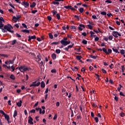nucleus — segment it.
Masks as SVG:
<instances>
[{
	"instance_id": "1",
	"label": "nucleus",
	"mask_w": 125,
	"mask_h": 125,
	"mask_svg": "<svg viewBox=\"0 0 125 125\" xmlns=\"http://www.w3.org/2000/svg\"><path fill=\"white\" fill-rule=\"evenodd\" d=\"M4 30L6 31V32H9L12 34L14 33V31L11 30H13V27L10 24H7L4 26Z\"/></svg>"
},
{
	"instance_id": "2",
	"label": "nucleus",
	"mask_w": 125,
	"mask_h": 125,
	"mask_svg": "<svg viewBox=\"0 0 125 125\" xmlns=\"http://www.w3.org/2000/svg\"><path fill=\"white\" fill-rule=\"evenodd\" d=\"M19 70L22 73L24 72H26L27 71H29V70H31V68L29 67H26L25 66H21L19 68Z\"/></svg>"
},
{
	"instance_id": "3",
	"label": "nucleus",
	"mask_w": 125,
	"mask_h": 125,
	"mask_svg": "<svg viewBox=\"0 0 125 125\" xmlns=\"http://www.w3.org/2000/svg\"><path fill=\"white\" fill-rule=\"evenodd\" d=\"M37 81H35V82H32V83L30 85V87H38L40 84L41 83L40 82H38L37 83Z\"/></svg>"
},
{
	"instance_id": "4",
	"label": "nucleus",
	"mask_w": 125,
	"mask_h": 125,
	"mask_svg": "<svg viewBox=\"0 0 125 125\" xmlns=\"http://www.w3.org/2000/svg\"><path fill=\"white\" fill-rule=\"evenodd\" d=\"M113 36L115 38H118V36H119L120 37H121L122 36V35L121 33H120L118 31H113V34H112Z\"/></svg>"
},
{
	"instance_id": "5",
	"label": "nucleus",
	"mask_w": 125,
	"mask_h": 125,
	"mask_svg": "<svg viewBox=\"0 0 125 125\" xmlns=\"http://www.w3.org/2000/svg\"><path fill=\"white\" fill-rule=\"evenodd\" d=\"M103 50L104 53H105L107 55H108L112 53V50L111 49H108V51L105 48H103Z\"/></svg>"
},
{
	"instance_id": "6",
	"label": "nucleus",
	"mask_w": 125,
	"mask_h": 125,
	"mask_svg": "<svg viewBox=\"0 0 125 125\" xmlns=\"http://www.w3.org/2000/svg\"><path fill=\"white\" fill-rule=\"evenodd\" d=\"M21 18V16L17 15L16 17L13 16V21H14L15 23L17 22V21L19 20Z\"/></svg>"
},
{
	"instance_id": "7",
	"label": "nucleus",
	"mask_w": 125,
	"mask_h": 125,
	"mask_svg": "<svg viewBox=\"0 0 125 125\" xmlns=\"http://www.w3.org/2000/svg\"><path fill=\"white\" fill-rule=\"evenodd\" d=\"M71 42L69 41H62V44L64 46H66L69 45L70 43Z\"/></svg>"
},
{
	"instance_id": "8",
	"label": "nucleus",
	"mask_w": 125,
	"mask_h": 125,
	"mask_svg": "<svg viewBox=\"0 0 125 125\" xmlns=\"http://www.w3.org/2000/svg\"><path fill=\"white\" fill-rule=\"evenodd\" d=\"M36 36L35 35L29 36L28 41L29 42H31L32 40H36Z\"/></svg>"
},
{
	"instance_id": "9",
	"label": "nucleus",
	"mask_w": 125,
	"mask_h": 125,
	"mask_svg": "<svg viewBox=\"0 0 125 125\" xmlns=\"http://www.w3.org/2000/svg\"><path fill=\"white\" fill-rule=\"evenodd\" d=\"M3 27H4V24H3V23H0V29L1 30L2 32H3L4 33H6V30H5L3 28H2Z\"/></svg>"
},
{
	"instance_id": "10",
	"label": "nucleus",
	"mask_w": 125,
	"mask_h": 125,
	"mask_svg": "<svg viewBox=\"0 0 125 125\" xmlns=\"http://www.w3.org/2000/svg\"><path fill=\"white\" fill-rule=\"evenodd\" d=\"M22 5H23V6H24L25 7H29V4L28 2L25 1H23L22 3H21Z\"/></svg>"
},
{
	"instance_id": "11",
	"label": "nucleus",
	"mask_w": 125,
	"mask_h": 125,
	"mask_svg": "<svg viewBox=\"0 0 125 125\" xmlns=\"http://www.w3.org/2000/svg\"><path fill=\"white\" fill-rule=\"evenodd\" d=\"M4 115L5 119L7 120L8 123H9V120H10V118L9 117V115L8 114H6L5 112L4 113V114H3Z\"/></svg>"
},
{
	"instance_id": "12",
	"label": "nucleus",
	"mask_w": 125,
	"mask_h": 125,
	"mask_svg": "<svg viewBox=\"0 0 125 125\" xmlns=\"http://www.w3.org/2000/svg\"><path fill=\"white\" fill-rule=\"evenodd\" d=\"M82 28H85V25L84 24H80L79 25V26L78 27V29L79 31H82L83 29Z\"/></svg>"
},
{
	"instance_id": "13",
	"label": "nucleus",
	"mask_w": 125,
	"mask_h": 125,
	"mask_svg": "<svg viewBox=\"0 0 125 125\" xmlns=\"http://www.w3.org/2000/svg\"><path fill=\"white\" fill-rule=\"evenodd\" d=\"M28 118H29V119L28 120V123H29V124H30V125H33V118L31 116H29Z\"/></svg>"
},
{
	"instance_id": "14",
	"label": "nucleus",
	"mask_w": 125,
	"mask_h": 125,
	"mask_svg": "<svg viewBox=\"0 0 125 125\" xmlns=\"http://www.w3.org/2000/svg\"><path fill=\"white\" fill-rule=\"evenodd\" d=\"M17 105L19 107H21L22 106V100H20L19 102L17 103Z\"/></svg>"
},
{
	"instance_id": "15",
	"label": "nucleus",
	"mask_w": 125,
	"mask_h": 125,
	"mask_svg": "<svg viewBox=\"0 0 125 125\" xmlns=\"http://www.w3.org/2000/svg\"><path fill=\"white\" fill-rule=\"evenodd\" d=\"M36 5V4L35 2H33L30 5V7L31 8H34V7H35Z\"/></svg>"
},
{
	"instance_id": "16",
	"label": "nucleus",
	"mask_w": 125,
	"mask_h": 125,
	"mask_svg": "<svg viewBox=\"0 0 125 125\" xmlns=\"http://www.w3.org/2000/svg\"><path fill=\"white\" fill-rule=\"evenodd\" d=\"M21 32H23V33H27V34L30 33V31L29 30H27V29L21 30Z\"/></svg>"
},
{
	"instance_id": "17",
	"label": "nucleus",
	"mask_w": 125,
	"mask_h": 125,
	"mask_svg": "<svg viewBox=\"0 0 125 125\" xmlns=\"http://www.w3.org/2000/svg\"><path fill=\"white\" fill-rule=\"evenodd\" d=\"M113 51L115 52L117 54H120V52L118 51V49L117 48H116L115 47H114V48H112Z\"/></svg>"
},
{
	"instance_id": "18",
	"label": "nucleus",
	"mask_w": 125,
	"mask_h": 125,
	"mask_svg": "<svg viewBox=\"0 0 125 125\" xmlns=\"http://www.w3.org/2000/svg\"><path fill=\"white\" fill-rule=\"evenodd\" d=\"M52 58L53 60H56L57 58V56L55 53H53L52 55Z\"/></svg>"
},
{
	"instance_id": "19",
	"label": "nucleus",
	"mask_w": 125,
	"mask_h": 125,
	"mask_svg": "<svg viewBox=\"0 0 125 125\" xmlns=\"http://www.w3.org/2000/svg\"><path fill=\"white\" fill-rule=\"evenodd\" d=\"M2 22L4 23L5 21H4V19H3V18L2 17H0V23H2Z\"/></svg>"
},
{
	"instance_id": "20",
	"label": "nucleus",
	"mask_w": 125,
	"mask_h": 125,
	"mask_svg": "<svg viewBox=\"0 0 125 125\" xmlns=\"http://www.w3.org/2000/svg\"><path fill=\"white\" fill-rule=\"evenodd\" d=\"M45 83L43 81H42L41 82V87L42 88H44L45 87Z\"/></svg>"
},
{
	"instance_id": "21",
	"label": "nucleus",
	"mask_w": 125,
	"mask_h": 125,
	"mask_svg": "<svg viewBox=\"0 0 125 125\" xmlns=\"http://www.w3.org/2000/svg\"><path fill=\"white\" fill-rule=\"evenodd\" d=\"M17 116V110H15L14 111L13 117L15 118Z\"/></svg>"
},
{
	"instance_id": "22",
	"label": "nucleus",
	"mask_w": 125,
	"mask_h": 125,
	"mask_svg": "<svg viewBox=\"0 0 125 125\" xmlns=\"http://www.w3.org/2000/svg\"><path fill=\"white\" fill-rule=\"evenodd\" d=\"M10 78L11 80H15V76L13 74H11Z\"/></svg>"
},
{
	"instance_id": "23",
	"label": "nucleus",
	"mask_w": 125,
	"mask_h": 125,
	"mask_svg": "<svg viewBox=\"0 0 125 125\" xmlns=\"http://www.w3.org/2000/svg\"><path fill=\"white\" fill-rule=\"evenodd\" d=\"M82 58V57L81 56H77L76 59L78 61H80Z\"/></svg>"
},
{
	"instance_id": "24",
	"label": "nucleus",
	"mask_w": 125,
	"mask_h": 125,
	"mask_svg": "<svg viewBox=\"0 0 125 125\" xmlns=\"http://www.w3.org/2000/svg\"><path fill=\"white\" fill-rule=\"evenodd\" d=\"M60 44V42H53L51 43V45H57L58 44Z\"/></svg>"
},
{
	"instance_id": "25",
	"label": "nucleus",
	"mask_w": 125,
	"mask_h": 125,
	"mask_svg": "<svg viewBox=\"0 0 125 125\" xmlns=\"http://www.w3.org/2000/svg\"><path fill=\"white\" fill-rule=\"evenodd\" d=\"M37 58H38L39 60L38 61L40 62V61H41V58H42V56H41L40 54H39L37 56Z\"/></svg>"
},
{
	"instance_id": "26",
	"label": "nucleus",
	"mask_w": 125,
	"mask_h": 125,
	"mask_svg": "<svg viewBox=\"0 0 125 125\" xmlns=\"http://www.w3.org/2000/svg\"><path fill=\"white\" fill-rule=\"evenodd\" d=\"M52 3H53V4H54L55 5H59V2H58V1H53V2H52Z\"/></svg>"
},
{
	"instance_id": "27",
	"label": "nucleus",
	"mask_w": 125,
	"mask_h": 125,
	"mask_svg": "<svg viewBox=\"0 0 125 125\" xmlns=\"http://www.w3.org/2000/svg\"><path fill=\"white\" fill-rule=\"evenodd\" d=\"M82 43L84 45H86L87 43V42L85 40H83V41H82Z\"/></svg>"
},
{
	"instance_id": "28",
	"label": "nucleus",
	"mask_w": 125,
	"mask_h": 125,
	"mask_svg": "<svg viewBox=\"0 0 125 125\" xmlns=\"http://www.w3.org/2000/svg\"><path fill=\"white\" fill-rule=\"evenodd\" d=\"M90 58H91V59H95V60L98 57L97 56H93V55H90Z\"/></svg>"
},
{
	"instance_id": "29",
	"label": "nucleus",
	"mask_w": 125,
	"mask_h": 125,
	"mask_svg": "<svg viewBox=\"0 0 125 125\" xmlns=\"http://www.w3.org/2000/svg\"><path fill=\"white\" fill-rule=\"evenodd\" d=\"M90 35H91V37H93V36H96L95 35H94V34H95V33L93 32V31H90Z\"/></svg>"
},
{
	"instance_id": "30",
	"label": "nucleus",
	"mask_w": 125,
	"mask_h": 125,
	"mask_svg": "<svg viewBox=\"0 0 125 125\" xmlns=\"http://www.w3.org/2000/svg\"><path fill=\"white\" fill-rule=\"evenodd\" d=\"M70 7H71V6L70 5L64 6V8H66V9H70Z\"/></svg>"
},
{
	"instance_id": "31",
	"label": "nucleus",
	"mask_w": 125,
	"mask_h": 125,
	"mask_svg": "<svg viewBox=\"0 0 125 125\" xmlns=\"http://www.w3.org/2000/svg\"><path fill=\"white\" fill-rule=\"evenodd\" d=\"M67 38L64 37L63 40H61V41H60V42H61V44H62V41L67 42Z\"/></svg>"
},
{
	"instance_id": "32",
	"label": "nucleus",
	"mask_w": 125,
	"mask_h": 125,
	"mask_svg": "<svg viewBox=\"0 0 125 125\" xmlns=\"http://www.w3.org/2000/svg\"><path fill=\"white\" fill-rule=\"evenodd\" d=\"M15 44H16V40H14L12 42L11 45H14Z\"/></svg>"
},
{
	"instance_id": "33",
	"label": "nucleus",
	"mask_w": 125,
	"mask_h": 125,
	"mask_svg": "<svg viewBox=\"0 0 125 125\" xmlns=\"http://www.w3.org/2000/svg\"><path fill=\"white\" fill-rule=\"evenodd\" d=\"M80 13H83V12L84 11V9L83 8H80V9H79Z\"/></svg>"
},
{
	"instance_id": "34",
	"label": "nucleus",
	"mask_w": 125,
	"mask_h": 125,
	"mask_svg": "<svg viewBox=\"0 0 125 125\" xmlns=\"http://www.w3.org/2000/svg\"><path fill=\"white\" fill-rule=\"evenodd\" d=\"M120 53L122 55H124L125 54V51L124 49L120 50Z\"/></svg>"
},
{
	"instance_id": "35",
	"label": "nucleus",
	"mask_w": 125,
	"mask_h": 125,
	"mask_svg": "<svg viewBox=\"0 0 125 125\" xmlns=\"http://www.w3.org/2000/svg\"><path fill=\"white\" fill-rule=\"evenodd\" d=\"M101 14L105 16V15H106V13L105 11H103L101 12Z\"/></svg>"
},
{
	"instance_id": "36",
	"label": "nucleus",
	"mask_w": 125,
	"mask_h": 125,
	"mask_svg": "<svg viewBox=\"0 0 125 125\" xmlns=\"http://www.w3.org/2000/svg\"><path fill=\"white\" fill-rule=\"evenodd\" d=\"M61 53V50L60 49H56V53L57 54H59Z\"/></svg>"
},
{
	"instance_id": "37",
	"label": "nucleus",
	"mask_w": 125,
	"mask_h": 125,
	"mask_svg": "<svg viewBox=\"0 0 125 125\" xmlns=\"http://www.w3.org/2000/svg\"><path fill=\"white\" fill-rule=\"evenodd\" d=\"M56 16H57V19H58V20H60V19H61V17H60V14H59V13H58V14H57Z\"/></svg>"
},
{
	"instance_id": "38",
	"label": "nucleus",
	"mask_w": 125,
	"mask_h": 125,
	"mask_svg": "<svg viewBox=\"0 0 125 125\" xmlns=\"http://www.w3.org/2000/svg\"><path fill=\"white\" fill-rule=\"evenodd\" d=\"M49 37L50 39H53V36L51 33H49Z\"/></svg>"
},
{
	"instance_id": "39",
	"label": "nucleus",
	"mask_w": 125,
	"mask_h": 125,
	"mask_svg": "<svg viewBox=\"0 0 125 125\" xmlns=\"http://www.w3.org/2000/svg\"><path fill=\"white\" fill-rule=\"evenodd\" d=\"M11 68L12 69V72H14L15 70V67H14V65H12Z\"/></svg>"
},
{
	"instance_id": "40",
	"label": "nucleus",
	"mask_w": 125,
	"mask_h": 125,
	"mask_svg": "<svg viewBox=\"0 0 125 125\" xmlns=\"http://www.w3.org/2000/svg\"><path fill=\"white\" fill-rule=\"evenodd\" d=\"M94 120H95V121H96V123H98V122H99V119H98V117H95V118H94Z\"/></svg>"
},
{
	"instance_id": "41",
	"label": "nucleus",
	"mask_w": 125,
	"mask_h": 125,
	"mask_svg": "<svg viewBox=\"0 0 125 125\" xmlns=\"http://www.w3.org/2000/svg\"><path fill=\"white\" fill-rule=\"evenodd\" d=\"M51 73H56L57 71L55 69H52L51 71Z\"/></svg>"
},
{
	"instance_id": "42",
	"label": "nucleus",
	"mask_w": 125,
	"mask_h": 125,
	"mask_svg": "<svg viewBox=\"0 0 125 125\" xmlns=\"http://www.w3.org/2000/svg\"><path fill=\"white\" fill-rule=\"evenodd\" d=\"M40 65H41V66H44V62H43L42 61L41 62L39 63Z\"/></svg>"
},
{
	"instance_id": "43",
	"label": "nucleus",
	"mask_w": 125,
	"mask_h": 125,
	"mask_svg": "<svg viewBox=\"0 0 125 125\" xmlns=\"http://www.w3.org/2000/svg\"><path fill=\"white\" fill-rule=\"evenodd\" d=\"M113 38V37L112 35H110L108 37V39L110 40V41H112V39Z\"/></svg>"
},
{
	"instance_id": "44",
	"label": "nucleus",
	"mask_w": 125,
	"mask_h": 125,
	"mask_svg": "<svg viewBox=\"0 0 125 125\" xmlns=\"http://www.w3.org/2000/svg\"><path fill=\"white\" fill-rule=\"evenodd\" d=\"M74 45V43H73L72 45H68V49L72 48Z\"/></svg>"
},
{
	"instance_id": "45",
	"label": "nucleus",
	"mask_w": 125,
	"mask_h": 125,
	"mask_svg": "<svg viewBox=\"0 0 125 125\" xmlns=\"http://www.w3.org/2000/svg\"><path fill=\"white\" fill-rule=\"evenodd\" d=\"M47 19H48V20L49 21H51L52 18H51V16H47Z\"/></svg>"
},
{
	"instance_id": "46",
	"label": "nucleus",
	"mask_w": 125,
	"mask_h": 125,
	"mask_svg": "<svg viewBox=\"0 0 125 125\" xmlns=\"http://www.w3.org/2000/svg\"><path fill=\"white\" fill-rule=\"evenodd\" d=\"M36 110L34 109H33L30 110V112L31 113H35Z\"/></svg>"
},
{
	"instance_id": "47",
	"label": "nucleus",
	"mask_w": 125,
	"mask_h": 125,
	"mask_svg": "<svg viewBox=\"0 0 125 125\" xmlns=\"http://www.w3.org/2000/svg\"><path fill=\"white\" fill-rule=\"evenodd\" d=\"M22 25L24 28H26L27 29H28L25 23H22Z\"/></svg>"
},
{
	"instance_id": "48",
	"label": "nucleus",
	"mask_w": 125,
	"mask_h": 125,
	"mask_svg": "<svg viewBox=\"0 0 125 125\" xmlns=\"http://www.w3.org/2000/svg\"><path fill=\"white\" fill-rule=\"evenodd\" d=\"M16 35L17 38H21V36L18 33H16Z\"/></svg>"
},
{
	"instance_id": "49",
	"label": "nucleus",
	"mask_w": 125,
	"mask_h": 125,
	"mask_svg": "<svg viewBox=\"0 0 125 125\" xmlns=\"http://www.w3.org/2000/svg\"><path fill=\"white\" fill-rule=\"evenodd\" d=\"M63 50H65V51H66V52H68V51H69V48H68V47L67 46V47H66L63 48Z\"/></svg>"
},
{
	"instance_id": "50",
	"label": "nucleus",
	"mask_w": 125,
	"mask_h": 125,
	"mask_svg": "<svg viewBox=\"0 0 125 125\" xmlns=\"http://www.w3.org/2000/svg\"><path fill=\"white\" fill-rule=\"evenodd\" d=\"M53 15L54 16V15H56V13H57V12L55 10H53L52 11Z\"/></svg>"
},
{
	"instance_id": "51",
	"label": "nucleus",
	"mask_w": 125,
	"mask_h": 125,
	"mask_svg": "<svg viewBox=\"0 0 125 125\" xmlns=\"http://www.w3.org/2000/svg\"><path fill=\"white\" fill-rule=\"evenodd\" d=\"M100 40L99 38L98 37H96L95 38V42H98L99 40Z\"/></svg>"
},
{
	"instance_id": "52",
	"label": "nucleus",
	"mask_w": 125,
	"mask_h": 125,
	"mask_svg": "<svg viewBox=\"0 0 125 125\" xmlns=\"http://www.w3.org/2000/svg\"><path fill=\"white\" fill-rule=\"evenodd\" d=\"M120 95L121 96L125 97V95L124 94L123 92H120Z\"/></svg>"
},
{
	"instance_id": "53",
	"label": "nucleus",
	"mask_w": 125,
	"mask_h": 125,
	"mask_svg": "<svg viewBox=\"0 0 125 125\" xmlns=\"http://www.w3.org/2000/svg\"><path fill=\"white\" fill-rule=\"evenodd\" d=\"M37 12H38V11L37 10H32L31 11V13H33V14H35Z\"/></svg>"
},
{
	"instance_id": "54",
	"label": "nucleus",
	"mask_w": 125,
	"mask_h": 125,
	"mask_svg": "<svg viewBox=\"0 0 125 125\" xmlns=\"http://www.w3.org/2000/svg\"><path fill=\"white\" fill-rule=\"evenodd\" d=\"M87 26L88 27L89 29H90V30H92L93 27L90 24L87 25Z\"/></svg>"
},
{
	"instance_id": "55",
	"label": "nucleus",
	"mask_w": 125,
	"mask_h": 125,
	"mask_svg": "<svg viewBox=\"0 0 125 125\" xmlns=\"http://www.w3.org/2000/svg\"><path fill=\"white\" fill-rule=\"evenodd\" d=\"M102 71L103 73L106 74V71L104 68H102Z\"/></svg>"
},
{
	"instance_id": "56",
	"label": "nucleus",
	"mask_w": 125,
	"mask_h": 125,
	"mask_svg": "<svg viewBox=\"0 0 125 125\" xmlns=\"http://www.w3.org/2000/svg\"><path fill=\"white\" fill-rule=\"evenodd\" d=\"M92 17V19L94 20H97V18L96 15H93Z\"/></svg>"
},
{
	"instance_id": "57",
	"label": "nucleus",
	"mask_w": 125,
	"mask_h": 125,
	"mask_svg": "<svg viewBox=\"0 0 125 125\" xmlns=\"http://www.w3.org/2000/svg\"><path fill=\"white\" fill-rule=\"evenodd\" d=\"M70 29H76V27L75 26H71L70 27Z\"/></svg>"
},
{
	"instance_id": "58",
	"label": "nucleus",
	"mask_w": 125,
	"mask_h": 125,
	"mask_svg": "<svg viewBox=\"0 0 125 125\" xmlns=\"http://www.w3.org/2000/svg\"><path fill=\"white\" fill-rule=\"evenodd\" d=\"M40 118V116H37L35 117V119L37 121H39V118Z\"/></svg>"
},
{
	"instance_id": "59",
	"label": "nucleus",
	"mask_w": 125,
	"mask_h": 125,
	"mask_svg": "<svg viewBox=\"0 0 125 125\" xmlns=\"http://www.w3.org/2000/svg\"><path fill=\"white\" fill-rule=\"evenodd\" d=\"M112 1L111 0H106L105 3H112Z\"/></svg>"
},
{
	"instance_id": "60",
	"label": "nucleus",
	"mask_w": 125,
	"mask_h": 125,
	"mask_svg": "<svg viewBox=\"0 0 125 125\" xmlns=\"http://www.w3.org/2000/svg\"><path fill=\"white\" fill-rule=\"evenodd\" d=\"M57 114H56L54 115V117H53V120H55L57 119Z\"/></svg>"
},
{
	"instance_id": "61",
	"label": "nucleus",
	"mask_w": 125,
	"mask_h": 125,
	"mask_svg": "<svg viewBox=\"0 0 125 125\" xmlns=\"http://www.w3.org/2000/svg\"><path fill=\"white\" fill-rule=\"evenodd\" d=\"M94 69V67H92V66H89V70H90L91 72H92V70Z\"/></svg>"
},
{
	"instance_id": "62",
	"label": "nucleus",
	"mask_w": 125,
	"mask_h": 125,
	"mask_svg": "<svg viewBox=\"0 0 125 125\" xmlns=\"http://www.w3.org/2000/svg\"><path fill=\"white\" fill-rule=\"evenodd\" d=\"M120 114H121V117H124L125 115V113H123V112H122V113Z\"/></svg>"
},
{
	"instance_id": "63",
	"label": "nucleus",
	"mask_w": 125,
	"mask_h": 125,
	"mask_svg": "<svg viewBox=\"0 0 125 125\" xmlns=\"http://www.w3.org/2000/svg\"><path fill=\"white\" fill-rule=\"evenodd\" d=\"M74 116V113H73V111L72 109H71V117H73Z\"/></svg>"
},
{
	"instance_id": "64",
	"label": "nucleus",
	"mask_w": 125,
	"mask_h": 125,
	"mask_svg": "<svg viewBox=\"0 0 125 125\" xmlns=\"http://www.w3.org/2000/svg\"><path fill=\"white\" fill-rule=\"evenodd\" d=\"M75 50H77V51L78 52H81V48H76V49H75Z\"/></svg>"
}]
</instances>
